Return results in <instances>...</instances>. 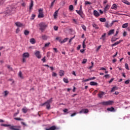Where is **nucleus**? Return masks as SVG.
Segmentation results:
<instances>
[{
	"label": "nucleus",
	"instance_id": "f257e3e1",
	"mask_svg": "<svg viewBox=\"0 0 130 130\" xmlns=\"http://www.w3.org/2000/svg\"><path fill=\"white\" fill-rule=\"evenodd\" d=\"M39 26L40 27V30H41L42 32H44L45 29L47 28V24H46L44 22L40 23Z\"/></svg>",
	"mask_w": 130,
	"mask_h": 130
},
{
	"label": "nucleus",
	"instance_id": "f03ea898",
	"mask_svg": "<svg viewBox=\"0 0 130 130\" xmlns=\"http://www.w3.org/2000/svg\"><path fill=\"white\" fill-rule=\"evenodd\" d=\"M51 102H52V99H50V100H48L47 102L42 104L41 105V106H43V105H46L47 109H50V103H51Z\"/></svg>",
	"mask_w": 130,
	"mask_h": 130
},
{
	"label": "nucleus",
	"instance_id": "7ed1b4c3",
	"mask_svg": "<svg viewBox=\"0 0 130 130\" xmlns=\"http://www.w3.org/2000/svg\"><path fill=\"white\" fill-rule=\"evenodd\" d=\"M114 102L112 101H108L107 102H103L101 103V104H102V105H104V106H107V105H112V104H113Z\"/></svg>",
	"mask_w": 130,
	"mask_h": 130
},
{
	"label": "nucleus",
	"instance_id": "20e7f679",
	"mask_svg": "<svg viewBox=\"0 0 130 130\" xmlns=\"http://www.w3.org/2000/svg\"><path fill=\"white\" fill-rule=\"evenodd\" d=\"M38 18L41 19V18H44V14H43V9H40L39 10Z\"/></svg>",
	"mask_w": 130,
	"mask_h": 130
},
{
	"label": "nucleus",
	"instance_id": "39448f33",
	"mask_svg": "<svg viewBox=\"0 0 130 130\" xmlns=\"http://www.w3.org/2000/svg\"><path fill=\"white\" fill-rule=\"evenodd\" d=\"M18 127H19V128ZM20 128H21L20 126H15V125L11 126V125H10V126H9L10 129H11V130H21V129H20Z\"/></svg>",
	"mask_w": 130,
	"mask_h": 130
},
{
	"label": "nucleus",
	"instance_id": "423d86ee",
	"mask_svg": "<svg viewBox=\"0 0 130 130\" xmlns=\"http://www.w3.org/2000/svg\"><path fill=\"white\" fill-rule=\"evenodd\" d=\"M35 55L37 58L40 59L41 58V54H40V51H36L35 53Z\"/></svg>",
	"mask_w": 130,
	"mask_h": 130
},
{
	"label": "nucleus",
	"instance_id": "0eeeda50",
	"mask_svg": "<svg viewBox=\"0 0 130 130\" xmlns=\"http://www.w3.org/2000/svg\"><path fill=\"white\" fill-rule=\"evenodd\" d=\"M30 56V54H29V53L28 52H25L22 54V57L24 58H29Z\"/></svg>",
	"mask_w": 130,
	"mask_h": 130
},
{
	"label": "nucleus",
	"instance_id": "6e6552de",
	"mask_svg": "<svg viewBox=\"0 0 130 130\" xmlns=\"http://www.w3.org/2000/svg\"><path fill=\"white\" fill-rule=\"evenodd\" d=\"M109 9H110V5L107 4L104 9V13H106V12H107Z\"/></svg>",
	"mask_w": 130,
	"mask_h": 130
},
{
	"label": "nucleus",
	"instance_id": "1a4fd4ad",
	"mask_svg": "<svg viewBox=\"0 0 130 130\" xmlns=\"http://www.w3.org/2000/svg\"><path fill=\"white\" fill-rule=\"evenodd\" d=\"M16 26L18 27H24V24H23L22 23L20 22H17L15 23Z\"/></svg>",
	"mask_w": 130,
	"mask_h": 130
},
{
	"label": "nucleus",
	"instance_id": "9d476101",
	"mask_svg": "<svg viewBox=\"0 0 130 130\" xmlns=\"http://www.w3.org/2000/svg\"><path fill=\"white\" fill-rule=\"evenodd\" d=\"M89 112V110L87 109H82L81 110L80 112L79 113L82 114V113H88Z\"/></svg>",
	"mask_w": 130,
	"mask_h": 130
},
{
	"label": "nucleus",
	"instance_id": "9b49d317",
	"mask_svg": "<svg viewBox=\"0 0 130 130\" xmlns=\"http://www.w3.org/2000/svg\"><path fill=\"white\" fill-rule=\"evenodd\" d=\"M121 42H122V40H120L119 41H117L114 43V44H112L111 46L112 47H113V46H116V45H118V44H119V43H120Z\"/></svg>",
	"mask_w": 130,
	"mask_h": 130
},
{
	"label": "nucleus",
	"instance_id": "f8f14e48",
	"mask_svg": "<svg viewBox=\"0 0 130 130\" xmlns=\"http://www.w3.org/2000/svg\"><path fill=\"white\" fill-rule=\"evenodd\" d=\"M93 15L95 16V17H99V16H100V14L99 12H98V11H97V10H94Z\"/></svg>",
	"mask_w": 130,
	"mask_h": 130
},
{
	"label": "nucleus",
	"instance_id": "ddd939ff",
	"mask_svg": "<svg viewBox=\"0 0 130 130\" xmlns=\"http://www.w3.org/2000/svg\"><path fill=\"white\" fill-rule=\"evenodd\" d=\"M76 12L78 15H80L81 18H83V12H82L81 10H76Z\"/></svg>",
	"mask_w": 130,
	"mask_h": 130
},
{
	"label": "nucleus",
	"instance_id": "4468645a",
	"mask_svg": "<svg viewBox=\"0 0 130 130\" xmlns=\"http://www.w3.org/2000/svg\"><path fill=\"white\" fill-rule=\"evenodd\" d=\"M106 37V33H104L102 37L100 38L101 40H102L103 41H105V38Z\"/></svg>",
	"mask_w": 130,
	"mask_h": 130
},
{
	"label": "nucleus",
	"instance_id": "2eb2a0df",
	"mask_svg": "<svg viewBox=\"0 0 130 130\" xmlns=\"http://www.w3.org/2000/svg\"><path fill=\"white\" fill-rule=\"evenodd\" d=\"M48 38H49V37H48L45 35H42V39H43V40H47V39H48Z\"/></svg>",
	"mask_w": 130,
	"mask_h": 130
},
{
	"label": "nucleus",
	"instance_id": "dca6fc26",
	"mask_svg": "<svg viewBox=\"0 0 130 130\" xmlns=\"http://www.w3.org/2000/svg\"><path fill=\"white\" fill-rule=\"evenodd\" d=\"M107 110L108 111H110L111 112H115V110H114V108L113 107L108 108L107 109Z\"/></svg>",
	"mask_w": 130,
	"mask_h": 130
},
{
	"label": "nucleus",
	"instance_id": "f3484780",
	"mask_svg": "<svg viewBox=\"0 0 130 130\" xmlns=\"http://www.w3.org/2000/svg\"><path fill=\"white\" fill-rule=\"evenodd\" d=\"M92 26L93 28H95V29H99V26H98V25L95 23V22L92 23Z\"/></svg>",
	"mask_w": 130,
	"mask_h": 130
},
{
	"label": "nucleus",
	"instance_id": "a211bd4d",
	"mask_svg": "<svg viewBox=\"0 0 130 130\" xmlns=\"http://www.w3.org/2000/svg\"><path fill=\"white\" fill-rule=\"evenodd\" d=\"M114 29H111L109 31L108 33V35L109 36H110V35H112V34H114Z\"/></svg>",
	"mask_w": 130,
	"mask_h": 130
},
{
	"label": "nucleus",
	"instance_id": "6ab92c4d",
	"mask_svg": "<svg viewBox=\"0 0 130 130\" xmlns=\"http://www.w3.org/2000/svg\"><path fill=\"white\" fill-rule=\"evenodd\" d=\"M59 74L60 77H63V76H64V71L63 70H60Z\"/></svg>",
	"mask_w": 130,
	"mask_h": 130
},
{
	"label": "nucleus",
	"instance_id": "aec40b11",
	"mask_svg": "<svg viewBox=\"0 0 130 130\" xmlns=\"http://www.w3.org/2000/svg\"><path fill=\"white\" fill-rule=\"evenodd\" d=\"M69 40V38H66L62 41H59L60 43L62 44V43H65V42H67Z\"/></svg>",
	"mask_w": 130,
	"mask_h": 130
},
{
	"label": "nucleus",
	"instance_id": "412c9836",
	"mask_svg": "<svg viewBox=\"0 0 130 130\" xmlns=\"http://www.w3.org/2000/svg\"><path fill=\"white\" fill-rule=\"evenodd\" d=\"M58 11H59V9L54 12L53 15L54 19H56V17H57V14H58Z\"/></svg>",
	"mask_w": 130,
	"mask_h": 130
},
{
	"label": "nucleus",
	"instance_id": "4be33fe9",
	"mask_svg": "<svg viewBox=\"0 0 130 130\" xmlns=\"http://www.w3.org/2000/svg\"><path fill=\"white\" fill-rule=\"evenodd\" d=\"M33 6H34L33 1L31 0L30 4L29 5V10H32V8H33Z\"/></svg>",
	"mask_w": 130,
	"mask_h": 130
},
{
	"label": "nucleus",
	"instance_id": "5701e85b",
	"mask_svg": "<svg viewBox=\"0 0 130 130\" xmlns=\"http://www.w3.org/2000/svg\"><path fill=\"white\" fill-rule=\"evenodd\" d=\"M111 9L112 10H116L117 9V6L116 4H113L111 7Z\"/></svg>",
	"mask_w": 130,
	"mask_h": 130
},
{
	"label": "nucleus",
	"instance_id": "b1692460",
	"mask_svg": "<svg viewBox=\"0 0 130 130\" xmlns=\"http://www.w3.org/2000/svg\"><path fill=\"white\" fill-rule=\"evenodd\" d=\"M56 129V127L55 126H52L48 128H46V130H55Z\"/></svg>",
	"mask_w": 130,
	"mask_h": 130
},
{
	"label": "nucleus",
	"instance_id": "393cba45",
	"mask_svg": "<svg viewBox=\"0 0 130 130\" xmlns=\"http://www.w3.org/2000/svg\"><path fill=\"white\" fill-rule=\"evenodd\" d=\"M30 42L31 44H35L36 43V40L34 38H32L30 40Z\"/></svg>",
	"mask_w": 130,
	"mask_h": 130
},
{
	"label": "nucleus",
	"instance_id": "a878e982",
	"mask_svg": "<svg viewBox=\"0 0 130 130\" xmlns=\"http://www.w3.org/2000/svg\"><path fill=\"white\" fill-rule=\"evenodd\" d=\"M90 86H97L98 83L94 81H91L90 82Z\"/></svg>",
	"mask_w": 130,
	"mask_h": 130
},
{
	"label": "nucleus",
	"instance_id": "bb28decb",
	"mask_svg": "<svg viewBox=\"0 0 130 130\" xmlns=\"http://www.w3.org/2000/svg\"><path fill=\"white\" fill-rule=\"evenodd\" d=\"M118 87H117V86H114L112 88L111 92H114V91H116V90H118Z\"/></svg>",
	"mask_w": 130,
	"mask_h": 130
},
{
	"label": "nucleus",
	"instance_id": "cd10ccee",
	"mask_svg": "<svg viewBox=\"0 0 130 130\" xmlns=\"http://www.w3.org/2000/svg\"><path fill=\"white\" fill-rule=\"evenodd\" d=\"M103 96H104V92H101L99 94V97L100 98H103Z\"/></svg>",
	"mask_w": 130,
	"mask_h": 130
},
{
	"label": "nucleus",
	"instance_id": "c85d7f7f",
	"mask_svg": "<svg viewBox=\"0 0 130 130\" xmlns=\"http://www.w3.org/2000/svg\"><path fill=\"white\" fill-rule=\"evenodd\" d=\"M27 111H28V109H27V108H26V107H24L22 109V112H23V113H27Z\"/></svg>",
	"mask_w": 130,
	"mask_h": 130
},
{
	"label": "nucleus",
	"instance_id": "c756f323",
	"mask_svg": "<svg viewBox=\"0 0 130 130\" xmlns=\"http://www.w3.org/2000/svg\"><path fill=\"white\" fill-rule=\"evenodd\" d=\"M100 22H102L103 23H104L105 22H106V19H105V18H100Z\"/></svg>",
	"mask_w": 130,
	"mask_h": 130
},
{
	"label": "nucleus",
	"instance_id": "7c9ffc66",
	"mask_svg": "<svg viewBox=\"0 0 130 130\" xmlns=\"http://www.w3.org/2000/svg\"><path fill=\"white\" fill-rule=\"evenodd\" d=\"M128 26V23H126L122 25V28H127V26Z\"/></svg>",
	"mask_w": 130,
	"mask_h": 130
},
{
	"label": "nucleus",
	"instance_id": "2f4dec72",
	"mask_svg": "<svg viewBox=\"0 0 130 130\" xmlns=\"http://www.w3.org/2000/svg\"><path fill=\"white\" fill-rule=\"evenodd\" d=\"M122 2L124 4H125V5H130V3L126 0H123Z\"/></svg>",
	"mask_w": 130,
	"mask_h": 130
},
{
	"label": "nucleus",
	"instance_id": "473e14b6",
	"mask_svg": "<svg viewBox=\"0 0 130 130\" xmlns=\"http://www.w3.org/2000/svg\"><path fill=\"white\" fill-rule=\"evenodd\" d=\"M1 126H5L6 127H8V126H11L10 124H1Z\"/></svg>",
	"mask_w": 130,
	"mask_h": 130
},
{
	"label": "nucleus",
	"instance_id": "72a5a7b5",
	"mask_svg": "<svg viewBox=\"0 0 130 130\" xmlns=\"http://www.w3.org/2000/svg\"><path fill=\"white\" fill-rule=\"evenodd\" d=\"M63 82L66 83V84L69 83V80H68V79L67 78H63Z\"/></svg>",
	"mask_w": 130,
	"mask_h": 130
},
{
	"label": "nucleus",
	"instance_id": "f704fd0d",
	"mask_svg": "<svg viewBox=\"0 0 130 130\" xmlns=\"http://www.w3.org/2000/svg\"><path fill=\"white\" fill-rule=\"evenodd\" d=\"M125 68L126 70L129 71V68H128V64H127V63H125Z\"/></svg>",
	"mask_w": 130,
	"mask_h": 130
},
{
	"label": "nucleus",
	"instance_id": "c9c22d12",
	"mask_svg": "<svg viewBox=\"0 0 130 130\" xmlns=\"http://www.w3.org/2000/svg\"><path fill=\"white\" fill-rule=\"evenodd\" d=\"M69 10H70V11H74V6L70 5L69 6Z\"/></svg>",
	"mask_w": 130,
	"mask_h": 130
},
{
	"label": "nucleus",
	"instance_id": "e433bc0d",
	"mask_svg": "<svg viewBox=\"0 0 130 130\" xmlns=\"http://www.w3.org/2000/svg\"><path fill=\"white\" fill-rule=\"evenodd\" d=\"M118 39V38H112L111 41L112 42H115V41H116Z\"/></svg>",
	"mask_w": 130,
	"mask_h": 130
},
{
	"label": "nucleus",
	"instance_id": "4c0bfd02",
	"mask_svg": "<svg viewBox=\"0 0 130 130\" xmlns=\"http://www.w3.org/2000/svg\"><path fill=\"white\" fill-rule=\"evenodd\" d=\"M88 81H91V79H90V78L84 80V78L82 79V82H88Z\"/></svg>",
	"mask_w": 130,
	"mask_h": 130
},
{
	"label": "nucleus",
	"instance_id": "58836bf2",
	"mask_svg": "<svg viewBox=\"0 0 130 130\" xmlns=\"http://www.w3.org/2000/svg\"><path fill=\"white\" fill-rule=\"evenodd\" d=\"M85 6H87V5H92V3L89 1H85Z\"/></svg>",
	"mask_w": 130,
	"mask_h": 130
},
{
	"label": "nucleus",
	"instance_id": "ea45409f",
	"mask_svg": "<svg viewBox=\"0 0 130 130\" xmlns=\"http://www.w3.org/2000/svg\"><path fill=\"white\" fill-rule=\"evenodd\" d=\"M49 45H50V42L46 43V44H45L44 47H48V46H49Z\"/></svg>",
	"mask_w": 130,
	"mask_h": 130
},
{
	"label": "nucleus",
	"instance_id": "a19ab883",
	"mask_svg": "<svg viewBox=\"0 0 130 130\" xmlns=\"http://www.w3.org/2000/svg\"><path fill=\"white\" fill-rule=\"evenodd\" d=\"M57 76V74L55 72H52V77H56Z\"/></svg>",
	"mask_w": 130,
	"mask_h": 130
},
{
	"label": "nucleus",
	"instance_id": "79ce46f5",
	"mask_svg": "<svg viewBox=\"0 0 130 130\" xmlns=\"http://www.w3.org/2000/svg\"><path fill=\"white\" fill-rule=\"evenodd\" d=\"M82 29L84 30V31H86V26H85V25H82L81 26Z\"/></svg>",
	"mask_w": 130,
	"mask_h": 130
},
{
	"label": "nucleus",
	"instance_id": "37998d69",
	"mask_svg": "<svg viewBox=\"0 0 130 130\" xmlns=\"http://www.w3.org/2000/svg\"><path fill=\"white\" fill-rule=\"evenodd\" d=\"M19 77H20V78L21 79H23V76H22V72L21 71L19 72Z\"/></svg>",
	"mask_w": 130,
	"mask_h": 130
},
{
	"label": "nucleus",
	"instance_id": "c03bdc74",
	"mask_svg": "<svg viewBox=\"0 0 130 130\" xmlns=\"http://www.w3.org/2000/svg\"><path fill=\"white\" fill-rule=\"evenodd\" d=\"M82 46H83V48L84 49L86 48V43H85V42H83Z\"/></svg>",
	"mask_w": 130,
	"mask_h": 130
},
{
	"label": "nucleus",
	"instance_id": "a18cd8bd",
	"mask_svg": "<svg viewBox=\"0 0 130 130\" xmlns=\"http://www.w3.org/2000/svg\"><path fill=\"white\" fill-rule=\"evenodd\" d=\"M86 62H87V59H83L82 63L85 64Z\"/></svg>",
	"mask_w": 130,
	"mask_h": 130
},
{
	"label": "nucleus",
	"instance_id": "49530a36",
	"mask_svg": "<svg viewBox=\"0 0 130 130\" xmlns=\"http://www.w3.org/2000/svg\"><path fill=\"white\" fill-rule=\"evenodd\" d=\"M24 34L25 35H29V31L27 30H25L24 31Z\"/></svg>",
	"mask_w": 130,
	"mask_h": 130
},
{
	"label": "nucleus",
	"instance_id": "de8ad7c7",
	"mask_svg": "<svg viewBox=\"0 0 130 130\" xmlns=\"http://www.w3.org/2000/svg\"><path fill=\"white\" fill-rule=\"evenodd\" d=\"M42 61H43V62H46V60L45 59V57H44L42 59H41Z\"/></svg>",
	"mask_w": 130,
	"mask_h": 130
},
{
	"label": "nucleus",
	"instance_id": "09e8293b",
	"mask_svg": "<svg viewBox=\"0 0 130 130\" xmlns=\"http://www.w3.org/2000/svg\"><path fill=\"white\" fill-rule=\"evenodd\" d=\"M63 112H64V113H69L68 112V111H69V110H68V109H65L63 110Z\"/></svg>",
	"mask_w": 130,
	"mask_h": 130
},
{
	"label": "nucleus",
	"instance_id": "8fccbe9b",
	"mask_svg": "<svg viewBox=\"0 0 130 130\" xmlns=\"http://www.w3.org/2000/svg\"><path fill=\"white\" fill-rule=\"evenodd\" d=\"M105 26L107 28H109V24H108V22L105 23Z\"/></svg>",
	"mask_w": 130,
	"mask_h": 130
},
{
	"label": "nucleus",
	"instance_id": "3c124183",
	"mask_svg": "<svg viewBox=\"0 0 130 130\" xmlns=\"http://www.w3.org/2000/svg\"><path fill=\"white\" fill-rule=\"evenodd\" d=\"M35 17H36V15H35V14H32L31 15V18H31V20H34V18H35Z\"/></svg>",
	"mask_w": 130,
	"mask_h": 130
},
{
	"label": "nucleus",
	"instance_id": "603ef678",
	"mask_svg": "<svg viewBox=\"0 0 130 130\" xmlns=\"http://www.w3.org/2000/svg\"><path fill=\"white\" fill-rule=\"evenodd\" d=\"M56 40H58V41L59 42V41H61V38H60V37H56Z\"/></svg>",
	"mask_w": 130,
	"mask_h": 130
},
{
	"label": "nucleus",
	"instance_id": "864d4df0",
	"mask_svg": "<svg viewBox=\"0 0 130 130\" xmlns=\"http://www.w3.org/2000/svg\"><path fill=\"white\" fill-rule=\"evenodd\" d=\"M54 30H55V31H57V30H58V27H57L56 26H54Z\"/></svg>",
	"mask_w": 130,
	"mask_h": 130
},
{
	"label": "nucleus",
	"instance_id": "5fc2aeb1",
	"mask_svg": "<svg viewBox=\"0 0 130 130\" xmlns=\"http://www.w3.org/2000/svg\"><path fill=\"white\" fill-rule=\"evenodd\" d=\"M101 45L99 46L98 47L96 48V51H99V49H100L101 48Z\"/></svg>",
	"mask_w": 130,
	"mask_h": 130
},
{
	"label": "nucleus",
	"instance_id": "6e6d98bb",
	"mask_svg": "<svg viewBox=\"0 0 130 130\" xmlns=\"http://www.w3.org/2000/svg\"><path fill=\"white\" fill-rule=\"evenodd\" d=\"M19 32H20V29L19 28V27H18L16 30V33H17V34H18V33H19Z\"/></svg>",
	"mask_w": 130,
	"mask_h": 130
},
{
	"label": "nucleus",
	"instance_id": "4d7b16f0",
	"mask_svg": "<svg viewBox=\"0 0 130 130\" xmlns=\"http://www.w3.org/2000/svg\"><path fill=\"white\" fill-rule=\"evenodd\" d=\"M129 82H130V80L128 79L125 81V84H129Z\"/></svg>",
	"mask_w": 130,
	"mask_h": 130
},
{
	"label": "nucleus",
	"instance_id": "13d9d810",
	"mask_svg": "<svg viewBox=\"0 0 130 130\" xmlns=\"http://www.w3.org/2000/svg\"><path fill=\"white\" fill-rule=\"evenodd\" d=\"M105 78H110L109 74H106L104 76Z\"/></svg>",
	"mask_w": 130,
	"mask_h": 130
},
{
	"label": "nucleus",
	"instance_id": "bf43d9fd",
	"mask_svg": "<svg viewBox=\"0 0 130 130\" xmlns=\"http://www.w3.org/2000/svg\"><path fill=\"white\" fill-rule=\"evenodd\" d=\"M4 93H5V96H7V95H8V94H9V91H5Z\"/></svg>",
	"mask_w": 130,
	"mask_h": 130
},
{
	"label": "nucleus",
	"instance_id": "052dcab7",
	"mask_svg": "<svg viewBox=\"0 0 130 130\" xmlns=\"http://www.w3.org/2000/svg\"><path fill=\"white\" fill-rule=\"evenodd\" d=\"M127 34V33L126 32V31H124L123 34L124 37H125V36H126Z\"/></svg>",
	"mask_w": 130,
	"mask_h": 130
},
{
	"label": "nucleus",
	"instance_id": "680f3d73",
	"mask_svg": "<svg viewBox=\"0 0 130 130\" xmlns=\"http://www.w3.org/2000/svg\"><path fill=\"white\" fill-rule=\"evenodd\" d=\"M114 80V78H111V80L109 81V83H112L113 82V80Z\"/></svg>",
	"mask_w": 130,
	"mask_h": 130
},
{
	"label": "nucleus",
	"instance_id": "e2e57ef3",
	"mask_svg": "<svg viewBox=\"0 0 130 130\" xmlns=\"http://www.w3.org/2000/svg\"><path fill=\"white\" fill-rule=\"evenodd\" d=\"M14 119L15 120H22V119H21L20 118H15Z\"/></svg>",
	"mask_w": 130,
	"mask_h": 130
},
{
	"label": "nucleus",
	"instance_id": "0e129e2a",
	"mask_svg": "<svg viewBox=\"0 0 130 130\" xmlns=\"http://www.w3.org/2000/svg\"><path fill=\"white\" fill-rule=\"evenodd\" d=\"M107 3H108V1L107 0H105L104 2H103V4L104 5H105V4H107Z\"/></svg>",
	"mask_w": 130,
	"mask_h": 130
},
{
	"label": "nucleus",
	"instance_id": "69168bd1",
	"mask_svg": "<svg viewBox=\"0 0 130 130\" xmlns=\"http://www.w3.org/2000/svg\"><path fill=\"white\" fill-rule=\"evenodd\" d=\"M81 48V45H78V46L77 48V50H79V49Z\"/></svg>",
	"mask_w": 130,
	"mask_h": 130
},
{
	"label": "nucleus",
	"instance_id": "338daca9",
	"mask_svg": "<svg viewBox=\"0 0 130 130\" xmlns=\"http://www.w3.org/2000/svg\"><path fill=\"white\" fill-rule=\"evenodd\" d=\"M77 114V113H74L73 114H71V116L73 117V116H75Z\"/></svg>",
	"mask_w": 130,
	"mask_h": 130
},
{
	"label": "nucleus",
	"instance_id": "774afa93",
	"mask_svg": "<svg viewBox=\"0 0 130 130\" xmlns=\"http://www.w3.org/2000/svg\"><path fill=\"white\" fill-rule=\"evenodd\" d=\"M18 114H19V110H18L17 113L14 114V116H16Z\"/></svg>",
	"mask_w": 130,
	"mask_h": 130
}]
</instances>
